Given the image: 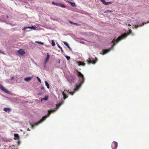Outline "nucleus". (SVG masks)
Returning <instances> with one entry per match:
<instances>
[{
    "mask_svg": "<svg viewBox=\"0 0 149 149\" xmlns=\"http://www.w3.org/2000/svg\"><path fill=\"white\" fill-rule=\"evenodd\" d=\"M35 43H39L41 45H43L44 44V42H40L38 41H36L35 42Z\"/></svg>",
    "mask_w": 149,
    "mask_h": 149,
    "instance_id": "nucleus-24",
    "label": "nucleus"
},
{
    "mask_svg": "<svg viewBox=\"0 0 149 149\" xmlns=\"http://www.w3.org/2000/svg\"><path fill=\"white\" fill-rule=\"evenodd\" d=\"M3 110L5 112L9 113L11 111V109L9 108H4Z\"/></svg>",
    "mask_w": 149,
    "mask_h": 149,
    "instance_id": "nucleus-13",
    "label": "nucleus"
},
{
    "mask_svg": "<svg viewBox=\"0 0 149 149\" xmlns=\"http://www.w3.org/2000/svg\"><path fill=\"white\" fill-rule=\"evenodd\" d=\"M48 96L46 95L45 97L43 98H41L40 100L41 102H42L43 100L45 101L47 100H48Z\"/></svg>",
    "mask_w": 149,
    "mask_h": 149,
    "instance_id": "nucleus-14",
    "label": "nucleus"
},
{
    "mask_svg": "<svg viewBox=\"0 0 149 149\" xmlns=\"http://www.w3.org/2000/svg\"><path fill=\"white\" fill-rule=\"evenodd\" d=\"M80 42L83 43V44L84 43V42H83L82 41H80Z\"/></svg>",
    "mask_w": 149,
    "mask_h": 149,
    "instance_id": "nucleus-40",
    "label": "nucleus"
},
{
    "mask_svg": "<svg viewBox=\"0 0 149 149\" xmlns=\"http://www.w3.org/2000/svg\"><path fill=\"white\" fill-rule=\"evenodd\" d=\"M38 95H42V93H39L38 94Z\"/></svg>",
    "mask_w": 149,
    "mask_h": 149,
    "instance_id": "nucleus-41",
    "label": "nucleus"
},
{
    "mask_svg": "<svg viewBox=\"0 0 149 149\" xmlns=\"http://www.w3.org/2000/svg\"><path fill=\"white\" fill-rule=\"evenodd\" d=\"M57 45L58 47L60 49L61 52H63L64 51H63V49H62V47L60 46L59 45L58 43Z\"/></svg>",
    "mask_w": 149,
    "mask_h": 149,
    "instance_id": "nucleus-19",
    "label": "nucleus"
},
{
    "mask_svg": "<svg viewBox=\"0 0 149 149\" xmlns=\"http://www.w3.org/2000/svg\"><path fill=\"white\" fill-rule=\"evenodd\" d=\"M8 18V16H6V17L4 15H1L0 16V21L3 22H5L6 21V19Z\"/></svg>",
    "mask_w": 149,
    "mask_h": 149,
    "instance_id": "nucleus-5",
    "label": "nucleus"
},
{
    "mask_svg": "<svg viewBox=\"0 0 149 149\" xmlns=\"http://www.w3.org/2000/svg\"><path fill=\"white\" fill-rule=\"evenodd\" d=\"M65 57L68 60H69L70 59V56H65Z\"/></svg>",
    "mask_w": 149,
    "mask_h": 149,
    "instance_id": "nucleus-29",
    "label": "nucleus"
},
{
    "mask_svg": "<svg viewBox=\"0 0 149 149\" xmlns=\"http://www.w3.org/2000/svg\"><path fill=\"white\" fill-rule=\"evenodd\" d=\"M102 3L104 5L105 4L106 1L105 0H100Z\"/></svg>",
    "mask_w": 149,
    "mask_h": 149,
    "instance_id": "nucleus-31",
    "label": "nucleus"
},
{
    "mask_svg": "<svg viewBox=\"0 0 149 149\" xmlns=\"http://www.w3.org/2000/svg\"><path fill=\"white\" fill-rule=\"evenodd\" d=\"M128 25H129V26H130V24H129Z\"/></svg>",
    "mask_w": 149,
    "mask_h": 149,
    "instance_id": "nucleus-45",
    "label": "nucleus"
},
{
    "mask_svg": "<svg viewBox=\"0 0 149 149\" xmlns=\"http://www.w3.org/2000/svg\"><path fill=\"white\" fill-rule=\"evenodd\" d=\"M58 107L56 106V108H54V110L48 111L47 115L43 117L42 119L41 120H40L39 121H38L37 123H36L35 124H34L33 125H32L31 126V128L32 129H33L34 127V126H37L40 124L43 121H44L46 119V118H47L49 116L51 113H53L55 111H56V110L58 109Z\"/></svg>",
    "mask_w": 149,
    "mask_h": 149,
    "instance_id": "nucleus-2",
    "label": "nucleus"
},
{
    "mask_svg": "<svg viewBox=\"0 0 149 149\" xmlns=\"http://www.w3.org/2000/svg\"><path fill=\"white\" fill-rule=\"evenodd\" d=\"M0 53L3 54H5L4 51L2 50H0Z\"/></svg>",
    "mask_w": 149,
    "mask_h": 149,
    "instance_id": "nucleus-34",
    "label": "nucleus"
},
{
    "mask_svg": "<svg viewBox=\"0 0 149 149\" xmlns=\"http://www.w3.org/2000/svg\"><path fill=\"white\" fill-rule=\"evenodd\" d=\"M131 33L132 30L130 29L129 30V32L128 34H127L126 33H125L123 34H122L120 36L118 37L117 39L116 40H115V38L114 39H113V41L111 43L112 44L113 42H116V43H117L119 41H120L123 39L125 38L129 34Z\"/></svg>",
    "mask_w": 149,
    "mask_h": 149,
    "instance_id": "nucleus-3",
    "label": "nucleus"
},
{
    "mask_svg": "<svg viewBox=\"0 0 149 149\" xmlns=\"http://www.w3.org/2000/svg\"><path fill=\"white\" fill-rule=\"evenodd\" d=\"M45 85L47 86V88H49V84L47 82V81H45Z\"/></svg>",
    "mask_w": 149,
    "mask_h": 149,
    "instance_id": "nucleus-20",
    "label": "nucleus"
},
{
    "mask_svg": "<svg viewBox=\"0 0 149 149\" xmlns=\"http://www.w3.org/2000/svg\"><path fill=\"white\" fill-rule=\"evenodd\" d=\"M63 43L66 46H67V47L68 48H69L70 49V50H71V51L72 50V49L69 46L67 42H63Z\"/></svg>",
    "mask_w": 149,
    "mask_h": 149,
    "instance_id": "nucleus-15",
    "label": "nucleus"
},
{
    "mask_svg": "<svg viewBox=\"0 0 149 149\" xmlns=\"http://www.w3.org/2000/svg\"><path fill=\"white\" fill-rule=\"evenodd\" d=\"M113 12V11L112 10H106L104 12V13H107L108 12Z\"/></svg>",
    "mask_w": 149,
    "mask_h": 149,
    "instance_id": "nucleus-25",
    "label": "nucleus"
},
{
    "mask_svg": "<svg viewBox=\"0 0 149 149\" xmlns=\"http://www.w3.org/2000/svg\"><path fill=\"white\" fill-rule=\"evenodd\" d=\"M27 131H30V130L28 129V130H27Z\"/></svg>",
    "mask_w": 149,
    "mask_h": 149,
    "instance_id": "nucleus-44",
    "label": "nucleus"
},
{
    "mask_svg": "<svg viewBox=\"0 0 149 149\" xmlns=\"http://www.w3.org/2000/svg\"><path fill=\"white\" fill-rule=\"evenodd\" d=\"M36 78H37V79H38V81L41 83V80L40 79V78L38 77H36Z\"/></svg>",
    "mask_w": 149,
    "mask_h": 149,
    "instance_id": "nucleus-32",
    "label": "nucleus"
},
{
    "mask_svg": "<svg viewBox=\"0 0 149 149\" xmlns=\"http://www.w3.org/2000/svg\"><path fill=\"white\" fill-rule=\"evenodd\" d=\"M18 53L21 55H24L25 54V52L23 49H20L18 51Z\"/></svg>",
    "mask_w": 149,
    "mask_h": 149,
    "instance_id": "nucleus-11",
    "label": "nucleus"
},
{
    "mask_svg": "<svg viewBox=\"0 0 149 149\" xmlns=\"http://www.w3.org/2000/svg\"><path fill=\"white\" fill-rule=\"evenodd\" d=\"M20 131H22V130H20Z\"/></svg>",
    "mask_w": 149,
    "mask_h": 149,
    "instance_id": "nucleus-47",
    "label": "nucleus"
},
{
    "mask_svg": "<svg viewBox=\"0 0 149 149\" xmlns=\"http://www.w3.org/2000/svg\"><path fill=\"white\" fill-rule=\"evenodd\" d=\"M78 63V65L79 66H84L85 65V63H83L81 61H79L77 62Z\"/></svg>",
    "mask_w": 149,
    "mask_h": 149,
    "instance_id": "nucleus-16",
    "label": "nucleus"
},
{
    "mask_svg": "<svg viewBox=\"0 0 149 149\" xmlns=\"http://www.w3.org/2000/svg\"><path fill=\"white\" fill-rule=\"evenodd\" d=\"M60 60H59L58 61V64L60 63Z\"/></svg>",
    "mask_w": 149,
    "mask_h": 149,
    "instance_id": "nucleus-42",
    "label": "nucleus"
},
{
    "mask_svg": "<svg viewBox=\"0 0 149 149\" xmlns=\"http://www.w3.org/2000/svg\"><path fill=\"white\" fill-rule=\"evenodd\" d=\"M74 74L78 78V84H75L73 92H68V93L71 95H73L76 91L78 90L82 84L84 83V75L80 72L77 70L75 71Z\"/></svg>",
    "mask_w": 149,
    "mask_h": 149,
    "instance_id": "nucleus-1",
    "label": "nucleus"
},
{
    "mask_svg": "<svg viewBox=\"0 0 149 149\" xmlns=\"http://www.w3.org/2000/svg\"><path fill=\"white\" fill-rule=\"evenodd\" d=\"M149 23V21H148L146 23V22H145V23L143 22V23H142V25H141L140 24H139L138 23V25L137 26H140L141 25L142 26V25H144L145 24H148V23Z\"/></svg>",
    "mask_w": 149,
    "mask_h": 149,
    "instance_id": "nucleus-22",
    "label": "nucleus"
},
{
    "mask_svg": "<svg viewBox=\"0 0 149 149\" xmlns=\"http://www.w3.org/2000/svg\"><path fill=\"white\" fill-rule=\"evenodd\" d=\"M68 81L70 82H72L74 80V77L73 76H70L67 77Z\"/></svg>",
    "mask_w": 149,
    "mask_h": 149,
    "instance_id": "nucleus-9",
    "label": "nucleus"
},
{
    "mask_svg": "<svg viewBox=\"0 0 149 149\" xmlns=\"http://www.w3.org/2000/svg\"><path fill=\"white\" fill-rule=\"evenodd\" d=\"M136 25H135V27H136Z\"/></svg>",
    "mask_w": 149,
    "mask_h": 149,
    "instance_id": "nucleus-46",
    "label": "nucleus"
},
{
    "mask_svg": "<svg viewBox=\"0 0 149 149\" xmlns=\"http://www.w3.org/2000/svg\"><path fill=\"white\" fill-rule=\"evenodd\" d=\"M0 88L2 90L4 91L6 93H10L9 91L6 89L1 84H0Z\"/></svg>",
    "mask_w": 149,
    "mask_h": 149,
    "instance_id": "nucleus-10",
    "label": "nucleus"
},
{
    "mask_svg": "<svg viewBox=\"0 0 149 149\" xmlns=\"http://www.w3.org/2000/svg\"><path fill=\"white\" fill-rule=\"evenodd\" d=\"M50 56L49 55V54L47 53V57L46 58L45 61L47 62L49 60Z\"/></svg>",
    "mask_w": 149,
    "mask_h": 149,
    "instance_id": "nucleus-17",
    "label": "nucleus"
},
{
    "mask_svg": "<svg viewBox=\"0 0 149 149\" xmlns=\"http://www.w3.org/2000/svg\"><path fill=\"white\" fill-rule=\"evenodd\" d=\"M32 78V77H29L24 78V80L26 81H29Z\"/></svg>",
    "mask_w": 149,
    "mask_h": 149,
    "instance_id": "nucleus-12",
    "label": "nucleus"
},
{
    "mask_svg": "<svg viewBox=\"0 0 149 149\" xmlns=\"http://www.w3.org/2000/svg\"><path fill=\"white\" fill-rule=\"evenodd\" d=\"M58 6L61 7H62V8H66V6L64 5L61 4L60 3H59Z\"/></svg>",
    "mask_w": 149,
    "mask_h": 149,
    "instance_id": "nucleus-21",
    "label": "nucleus"
},
{
    "mask_svg": "<svg viewBox=\"0 0 149 149\" xmlns=\"http://www.w3.org/2000/svg\"><path fill=\"white\" fill-rule=\"evenodd\" d=\"M52 45L53 46H54L55 45V42L53 40H52Z\"/></svg>",
    "mask_w": 149,
    "mask_h": 149,
    "instance_id": "nucleus-27",
    "label": "nucleus"
},
{
    "mask_svg": "<svg viewBox=\"0 0 149 149\" xmlns=\"http://www.w3.org/2000/svg\"><path fill=\"white\" fill-rule=\"evenodd\" d=\"M17 143H18V144H19V143H20L19 141H17Z\"/></svg>",
    "mask_w": 149,
    "mask_h": 149,
    "instance_id": "nucleus-43",
    "label": "nucleus"
},
{
    "mask_svg": "<svg viewBox=\"0 0 149 149\" xmlns=\"http://www.w3.org/2000/svg\"><path fill=\"white\" fill-rule=\"evenodd\" d=\"M68 2L69 3H70L72 7H75L76 5L75 3L74 2H71L70 1H68Z\"/></svg>",
    "mask_w": 149,
    "mask_h": 149,
    "instance_id": "nucleus-18",
    "label": "nucleus"
},
{
    "mask_svg": "<svg viewBox=\"0 0 149 149\" xmlns=\"http://www.w3.org/2000/svg\"><path fill=\"white\" fill-rule=\"evenodd\" d=\"M113 3V2L112 1H109L108 2H106V3H105V5H108L109 4H111Z\"/></svg>",
    "mask_w": 149,
    "mask_h": 149,
    "instance_id": "nucleus-26",
    "label": "nucleus"
},
{
    "mask_svg": "<svg viewBox=\"0 0 149 149\" xmlns=\"http://www.w3.org/2000/svg\"><path fill=\"white\" fill-rule=\"evenodd\" d=\"M37 27L35 25L33 26L32 27H24L22 29L23 31H25L27 29H31L35 30L36 29Z\"/></svg>",
    "mask_w": 149,
    "mask_h": 149,
    "instance_id": "nucleus-6",
    "label": "nucleus"
},
{
    "mask_svg": "<svg viewBox=\"0 0 149 149\" xmlns=\"http://www.w3.org/2000/svg\"><path fill=\"white\" fill-rule=\"evenodd\" d=\"M62 94L63 96V98L64 99H65L67 97L66 96V95H65L63 92L62 93Z\"/></svg>",
    "mask_w": 149,
    "mask_h": 149,
    "instance_id": "nucleus-28",
    "label": "nucleus"
},
{
    "mask_svg": "<svg viewBox=\"0 0 149 149\" xmlns=\"http://www.w3.org/2000/svg\"><path fill=\"white\" fill-rule=\"evenodd\" d=\"M59 3H55V2H52V4H53L54 5H55L56 6H58Z\"/></svg>",
    "mask_w": 149,
    "mask_h": 149,
    "instance_id": "nucleus-23",
    "label": "nucleus"
},
{
    "mask_svg": "<svg viewBox=\"0 0 149 149\" xmlns=\"http://www.w3.org/2000/svg\"><path fill=\"white\" fill-rule=\"evenodd\" d=\"M97 59L96 58V59H93L92 61H91V60L90 61H88V60H86V61L87 62L88 64H90L91 63H92L93 64H95L97 61Z\"/></svg>",
    "mask_w": 149,
    "mask_h": 149,
    "instance_id": "nucleus-8",
    "label": "nucleus"
},
{
    "mask_svg": "<svg viewBox=\"0 0 149 149\" xmlns=\"http://www.w3.org/2000/svg\"><path fill=\"white\" fill-rule=\"evenodd\" d=\"M118 146V143L116 141H113L111 145V147L113 149H116Z\"/></svg>",
    "mask_w": 149,
    "mask_h": 149,
    "instance_id": "nucleus-7",
    "label": "nucleus"
},
{
    "mask_svg": "<svg viewBox=\"0 0 149 149\" xmlns=\"http://www.w3.org/2000/svg\"><path fill=\"white\" fill-rule=\"evenodd\" d=\"M74 24L76 26H80V25L79 24H78L77 23H74Z\"/></svg>",
    "mask_w": 149,
    "mask_h": 149,
    "instance_id": "nucleus-35",
    "label": "nucleus"
},
{
    "mask_svg": "<svg viewBox=\"0 0 149 149\" xmlns=\"http://www.w3.org/2000/svg\"><path fill=\"white\" fill-rule=\"evenodd\" d=\"M41 90H44V88L43 86H42L41 88Z\"/></svg>",
    "mask_w": 149,
    "mask_h": 149,
    "instance_id": "nucleus-37",
    "label": "nucleus"
},
{
    "mask_svg": "<svg viewBox=\"0 0 149 149\" xmlns=\"http://www.w3.org/2000/svg\"><path fill=\"white\" fill-rule=\"evenodd\" d=\"M14 77L13 76V77H11L10 78L11 80H12L14 78Z\"/></svg>",
    "mask_w": 149,
    "mask_h": 149,
    "instance_id": "nucleus-36",
    "label": "nucleus"
},
{
    "mask_svg": "<svg viewBox=\"0 0 149 149\" xmlns=\"http://www.w3.org/2000/svg\"><path fill=\"white\" fill-rule=\"evenodd\" d=\"M113 45H112V47L108 49H103L102 52H101L100 54L103 55L109 52L110 51L113 49V47L115 45V43H113Z\"/></svg>",
    "mask_w": 149,
    "mask_h": 149,
    "instance_id": "nucleus-4",
    "label": "nucleus"
},
{
    "mask_svg": "<svg viewBox=\"0 0 149 149\" xmlns=\"http://www.w3.org/2000/svg\"><path fill=\"white\" fill-rule=\"evenodd\" d=\"M63 101H62L61 103L59 104V107L61 106V104H63Z\"/></svg>",
    "mask_w": 149,
    "mask_h": 149,
    "instance_id": "nucleus-38",
    "label": "nucleus"
},
{
    "mask_svg": "<svg viewBox=\"0 0 149 149\" xmlns=\"http://www.w3.org/2000/svg\"><path fill=\"white\" fill-rule=\"evenodd\" d=\"M47 62L46 61H45V62L44 63V67L45 68L46 65V64Z\"/></svg>",
    "mask_w": 149,
    "mask_h": 149,
    "instance_id": "nucleus-33",
    "label": "nucleus"
},
{
    "mask_svg": "<svg viewBox=\"0 0 149 149\" xmlns=\"http://www.w3.org/2000/svg\"><path fill=\"white\" fill-rule=\"evenodd\" d=\"M14 137L15 138H18L19 137V135L18 134H14Z\"/></svg>",
    "mask_w": 149,
    "mask_h": 149,
    "instance_id": "nucleus-30",
    "label": "nucleus"
},
{
    "mask_svg": "<svg viewBox=\"0 0 149 149\" xmlns=\"http://www.w3.org/2000/svg\"><path fill=\"white\" fill-rule=\"evenodd\" d=\"M69 22L70 23V24H74V23L73 22H71V21H69Z\"/></svg>",
    "mask_w": 149,
    "mask_h": 149,
    "instance_id": "nucleus-39",
    "label": "nucleus"
}]
</instances>
